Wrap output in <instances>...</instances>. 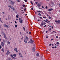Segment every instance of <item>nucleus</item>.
Wrapping results in <instances>:
<instances>
[{
	"label": "nucleus",
	"mask_w": 60,
	"mask_h": 60,
	"mask_svg": "<svg viewBox=\"0 0 60 60\" xmlns=\"http://www.w3.org/2000/svg\"><path fill=\"white\" fill-rule=\"evenodd\" d=\"M19 21L20 22V23L21 24L22 23V22H23V20H22L20 18H19Z\"/></svg>",
	"instance_id": "f257e3e1"
},
{
	"label": "nucleus",
	"mask_w": 60,
	"mask_h": 60,
	"mask_svg": "<svg viewBox=\"0 0 60 60\" xmlns=\"http://www.w3.org/2000/svg\"><path fill=\"white\" fill-rule=\"evenodd\" d=\"M4 25L5 27L9 28H10V26L8 25H6V24H4Z\"/></svg>",
	"instance_id": "f03ea898"
},
{
	"label": "nucleus",
	"mask_w": 60,
	"mask_h": 60,
	"mask_svg": "<svg viewBox=\"0 0 60 60\" xmlns=\"http://www.w3.org/2000/svg\"><path fill=\"white\" fill-rule=\"evenodd\" d=\"M11 9H12V11H15V8H13V7H11Z\"/></svg>",
	"instance_id": "7ed1b4c3"
},
{
	"label": "nucleus",
	"mask_w": 60,
	"mask_h": 60,
	"mask_svg": "<svg viewBox=\"0 0 60 60\" xmlns=\"http://www.w3.org/2000/svg\"><path fill=\"white\" fill-rule=\"evenodd\" d=\"M30 42L31 43H32L34 42V40H33L32 39H30Z\"/></svg>",
	"instance_id": "20e7f679"
},
{
	"label": "nucleus",
	"mask_w": 60,
	"mask_h": 60,
	"mask_svg": "<svg viewBox=\"0 0 60 60\" xmlns=\"http://www.w3.org/2000/svg\"><path fill=\"white\" fill-rule=\"evenodd\" d=\"M9 54H10V51H9V50H8L7 51V52L6 53V55H8Z\"/></svg>",
	"instance_id": "39448f33"
},
{
	"label": "nucleus",
	"mask_w": 60,
	"mask_h": 60,
	"mask_svg": "<svg viewBox=\"0 0 60 60\" xmlns=\"http://www.w3.org/2000/svg\"><path fill=\"white\" fill-rule=\"evenodd\" d=\"M1 44L2 46L3 47L4 46V43H3V42H1Z\"/></svg>",
	"instance_id": "423d86ee"
},
{
	"label": "nucleus",
	"mask_w": 60,
	"mask_h": 60,
	"mask_svg": "<svg viewBox=\"0 0 60 60\" xmlns=\"http://www.w3.org/2000/svg\"><path fill=\"white\" fill-rule=\"evenodd\" d=\"M19 55L20 56V57H23V56H22V54H21V53H19Z\"/></svg>",
	"instance_id": "0eeeda50"
},
{
	"label": "nucleus",
	"mask_w": 60,
	"mask_h": 60,
	"mask_svg": "<svg viewBox=\"0 0 60 60\" xmlns=\"http://www.w3.org/2000/svg\"><path fill=\"white\" fill-rule=\"evenodd\" d=\"M11 3V4L12 5H13L14 4V2H13V1H12Z\"/></svg>",
	"instance_id": "6e6552de"
},
{
	"label": "nucleus",
	"mask_w": 60,
	"mask_h": 60,
	"mask_svg": "<svg viewBox=\"0 0 60 60\" xmlns=\"http://www.w3.org/2000/svg\"><path fill=\"white\" fill-rule=\"evenodd\" d=\"M2 33H3V35H4V37L6 36V35H5V34L4 33V32H2Z\"/></svg>",
	"instance_id": "1a4fd4ad"
},
{
	"label": "nucleus",
	"mask_w": 60,
	"mask_h": 60,
	"mask_svg": "<svg viewBox=\"0 0 60 60\" xmlns=\"http://www.w3.org/2000/svg\"><path fill=\"white\" fill-rule=\"evenodd\" d=\"M53 10V9L52 8H50L48 9L49 11H52Z\"/></svg>",
	"instance_id": "9d476101"
},
{
	"label": "nucleus",
	"mask_w": 60,
	"mask_h": 60,
	"mask_svg": "<svg viewBox=\"0 0 60 60\" xmlns=\"http://www.w3.org/2000/svg\"><path fill=\"white\" fill-rule=\"evenodd\" d=\"M41 4H38V7H41Z\"/></svg>",
	"instance_id": "9b49d317"
},
{
	"label": "nucleus",
	"mask_w": 60,
	"mask_h": 60,
	"mask_svg": "<svg viewBox=\"0 0 60 60\" xmlns=\"http://www.w3.org/2000/svg\"><path fill=\"white\" fill-rule=\"evenodd\" d=\"M25 40H28V37H27V36H26L25 37Z\"/></svg>",
	"instance_id": "f8f14e48"
},
{
	"label": "nucleus",
	"mask_w": 60,
	"mask_h": 60,
	"mask_svg": "<svg viewBox=\"0 0 60 60\" xmlns=\"http://www.w3.org/2000/svg\"><path fill=\"white\" fill-rule=\"evenodd\" d=\"M35 48L33 47V49H32V50L33 51H34V52L35 51Z\"/></svg>",
	"instance_id": "ddd939ff"
},
{
	"label": "nucleus",
	"mask_w": 60,
	"mask_h": 60,
	"mask_svg": "<svg viewBox=\"0 0 60 60\" xmlns=\"http://www.w3.org/2000/svg\"><path fill=\"white\" fill-rule=\"evenodd\" d=\"M4 38L6 39V40H7V39H8V38L7 37H6V36H4Z\"/></svg>",
	"instance_id": "4468645a"
},
{
	"label": "nucleus",
	"mask_w": 60,
	"mask_h": 60,
	"mask_svg": "<svg viewBox=\"0 0 60 60\" xmlns=\"http://www.w3.org/2000/svg\"><path fill=\"white\" fill-rule=\"evenodd\" d=\"M8 20H9L11 19V16H8Z\"/></svg>",
	"instance_id": "2eb2a0df"
},
{
	"label": "nucleus",
	"mask_w": 60,
	"mask_h": 60,
	"mask_svg": "<svg viewBox=\"0 0 60 60\" xmlns=\"http://www.w3.org/2000/svg\"><path fill=\"white\" fill-rule=\"evenodd\" d=\"M24 41L25 43H27V41H26V39H25L24 40Z\"/></svg>",
	"instance_id": "dca6fc26"
},
{
	"label": "nucleus",
	"mask_w": 60,
	"mask_h": 60,
	"mask_svg": "<svg viewBox=\"0 0 60 60\" xmlns=\"http://www.w3.org/2000/svg\"><path fill=\"white\" fill-rule=\"evenodd\" d=\"M17 49H18L17 48H15V49H14V50L15 51H16V50H17Z\"/></svg>",
	"instance_id": "f3484780"
},
{
	"label": "nucleus",
	"mask_w": 60,
	"mask_h": 60,
	"mask_svg": "<svg viewBox=\"0 0 60 60\" xmlns=\"http://www.w3.org/2000/svg\"><path fill=\"white\" fill-rule=\"evenodd\" d=\"M2 41H3V42H4H4H5V40H4V39H3Z\"/></svg>",
	"instance_id": "a211bd4d"
},
{
	"label": "nucleus",
	"mask_w": 60,
	"mask_h": 60,
	"mask_svg": "<svg viewBox=\"0 0 60 60\" xmlns=\"http://www.w3.org/2000/svg\"><path fill=\"white\" fill-rule=\"evenodd\" d=\"M7 60H12V59L10 58H8V59Z\"/></svg>",
	"instance_id": "6ab92c4d"
},
{
	"label": "nucleus",
	"mask_w": 60,
	"mask_h": 60,
	"mask_svg": "<svg viewBox=\"0 0 60 60\" xmlns=\"http://www.w3.org/2000/svg\"><path fill=\"white\" fill-rule=\"evenodd\" d=\"M2 51H3V52H4V49H2Z\"/></svg>",
	"instance_id": "aec40b11"
},
{
	"label": "nucleus",
	"mask_w": 60,
	"mask_h": 60,
	"mask_svg": "<svg viewBox=\"0 0 60 60\" xmlns=\"http://www.w3.org/2000/svg\"><path fill=\"white\" fill-rule=\"evenodd\" d=\"M60 20H58L57 21V22L58 23H60Z\"/></svg>",
	"instance_id": "412c9836"
},
{
	"label": "nucleus",
	"mask_w": 60,
	"mask_h": 60,
	"mask_svg": "<svg viewBox=\"0 0 60 60\" xmlns=\"http://www.w3.org/2000/svg\"><path fill=\"white\" fill-rule=\"evenodd\" d=\"M57 47L56 46H55V47H52V48L53 49H55V48H56Z\"/></svg>",
	"instance_id": "4be33fe9"
},
{
	"label": "nucleus",
	"mask_w": 60,
	"mask_h": 60,
	"mask_svg": "<svg viewBox=\"0 0 60 60\" xmlns=\"http://www.w3.org/2000/svg\"><path fill=\"white\" fill-rule=\"evenodd\" d=\"M41 26V27L42 26H43V23H41V25H40Z\"/></svg>",
	"instance_id": "5701e85b"
},
{
	"label": "nucleus",
	"mask_w": 60,
	"mask_h": 60,
	"mask_svg": "<svg viewBox=\"0 0 60 60\" xmlns=\"http://www.w3.org/2000/svg\"><path fill=\"white\" fill-rule=\"evenodd\" d=\"M40 13H43V14H44V13H43V12H42V11H40Z\"/></svg>",
	"instance_id": "b1692460"
},
{
	"label": "nucleus",
	"mask_w": 60,
	"mask_h": 60,
	"mask_svg": "<svg viewBox=\"0 0 60 60\" xmlns=\"http://www.w3.org/2000/svg\"><path fill=\"white\" fill-rule=\"evenodd\" d=\"M39 56V54L38 53L37 54V56Z\"/></svg>",
	"instance_id": "393cba45"
},
{
	"label": "nucleus",
	"mask_w": 60,
	"mask_h": 60,
	"mask_svg": "<svg viewBox=\"0 0 60 60\" xmlns=\"http://www.w3.org/2000/svg\"><path fill=\"white\" fill-rule=\"evenodd\" d=\"M13 56H14V57H16V54H14Z\"/></svg>",
	"instance_id": "a878e982"
},
{
	"label": "nucleus",
	"mask_w": 60,
	"mask_h": 60,
	"mask_svg": "<svg viewBox=\"0 0 60 60\" xmlns=\"http://www.w3.org/2000/svg\"><path fill=\"white\" fill-rule=\"evenodd\" d=\"M8 7H10V8H11V7H12V6H11V5H10V6H8Z\"/></svg>",
	"instance_id": "bb28decb"
},
{
	"label": "nucleus",
	"mask_w": 60,
	"mask_h": 60,
	"mask_svg": "<svg viewBox=\"0 0 60 60\" xmlns=\"http://www.w3.org/2000/svg\"><path fill=\"white\" fill-rule=\"evenodd\" d=\"M38 15H39V16H41V14H40V13H39L38 14Z\"/></svg>",
	"instance_id": "cd10ccee"
},
{
	"label": "nucleus",
	"mask_w": 60,
	"mask_h": 60,
	"mask_svg": "<svg viewBox=\"0 0 60 60\" xmlns=\"http://www.w3.org/2000/svg\"><path fill=\"white\" fill-rule=\"evenodd\" d=\"M24 1L26 3L27 1V0H24Z\"/></svg>",
	"instance_id": "c85d7f7f"
},
{
	"label": "nucleus",
	"mask_w": 60,
	"mask_h": 60,
	"mask_svg": "<svg viewBox=\"0 0 60 60\" xmlns=\"http://www.w3.org/2000/svg\"><path fill=\"white\" fill-rule=\"evenodd\" d=\"M51 19V17H50V16H49V19Z\"/></svg>",
	"instance_id": "c756f323"
},
{
	"label": "nucleus",
	"mask_w": 60,
	"mask_h": 60,
	"mask_svg": "<svg viewBox=\"0 0 60 60\" xmlns=\"http://www.w3.org/2000/svg\"><path fill=\"white\" fill-rule=\"evenodd\" d=\"M0 21H1V22H2V21L1 20V19L0 18Z\"/></svg>",
	"instance_id": "7c9ffc66"
},
{
	"label": "nucleus",
	"mask_w": 60,
	"mask_h": 60,
	"mask_svg": "<svg viewBox=\"0 0 60 60\" xmlns=\"http://www.w3.org/2000/svg\"><path fill=\"white\" fill-rule=\"evenodd\" d=\"M49 14H50L51 13V12H49Z\"/></svg>",
	"instance_id": "2f4dec72"
},
{
	"label": "nucleus",
	"mask_w": 60,
	"mask_h": 60,
	"mask_svg": "<svg viewBox=\"0 0 60 60\" xmlns=\"http://www.w3.org/2000/svg\"><path fill=\"white\" fill-rule=\"evenodd\" d=\"M39 9H40V10H41L42 9L41 8H39Z\"/></svg>",
	"instance_id": "473e14b6"
},
{
	"label": "nucleus",
	"mask_w": 60,
	"mask_h": 60,
	"mask_svg": "<svg viewBox=\"0 0 60 60\" xmlns=\"http://www.w3.org/2000/svg\"><path fill=\"white\" fill-rule=\"evenodd\" d=\"M30 3L32 5H33V2H32V1H31L30 2Z\"/></svg>",
	"instance_id": "72a5a7b5"
},
{
	"label": "nucleus",
	"mask_w": 60,
	"mask_h": 60,
	"mask_svg": "<svg viewBox=\"0 0 60 60\" xmlns=\"http://www.w3.org/2000/svg\"><path fill=\"white\" fill-rule=\"evenodd\" d=\"M42 8H43L44 9H45L44 7H43V6H42Z\"/></svg>",
	"instance_id": "f704fd0d"
},
{
	"label": "nucleus",
	"mask_w": 60,
	"mask_h": 60,
	"mask_svg": "<svg viewBox=\"0 0 60 60\" xmlns=\"http://www.w3.org/2000/svg\"><path fill=\"white\" fill-rule=\"evenodd\" d=\"M46 24V23H45V22H44V23H43V25H45V24Z\"/></svg>",
	"instance_id": "c9c22d12"
},
{
	"label": "nucleus",
	"mask_w": 60,
	"mask_h": 60,
	"mask_svg": "<svg viewBox=\"0 0 60 60\" xmlns=\"http://www.w3.org/2000/svg\"><path fill=\"white\" fill-rule=\"evenodd\" d=\"M8 44H10V42H9V41H8Z\"/></svg>",
	"instance_id": "e433bc0d"
},
{
	"label": "nucleus",
	"mask_w": 60,
	"mask_h": 60,
	"mask_svg": "<svg viewBox=\"0 0 60 60\" xmlns=\"http://www.w3.org/2000/svg\"><path fill=\"white\" fill-rule=\"evenodd\" d=\"M23 38H24L23 37H22L21 38V40H23Z\"/></svg>",
	"instance_id": "4c0bfd02"
},
{
	"label": "nucleus",
	"mask_w": 60,
	"mask_h": 60,
	"mask_svg": "<svg viewBox=\"0 0 60 60\" xmlns=\"http://www.w3.org/2000/svg\"><path fill=\"white\" fill-rule=\"evenodd\" d=\"M45 8L46 9H48V7H47V6H46L45 7Z\"/></svg>",
	"instance_id": "58836bf2"
},
{
	"label": "nucleus",
	"mask_w": 60,
	"mask_h": 60,
	"mask_svg": "<svg viewBox=\"0 0 60 60\" xmlns=\"http://www.w3.org/2000/svg\"><path fill=\"white\" fill-rule=\"evenodd\" d=\"M11 56L12 57H13V55H11Z\"/></svg>",
	"instance_id": "ea45409f"
},
{
	"label": "nucleus",
	"mask_w": 60,
	"mask_h": 60,
	"mask_svg": "<svg viewBox=\"0 0 60 60\" xmlns=\"http://www.w3.org/2000/svg\"><path fill=\"white\" fill-rule=\"evenodd\" d=\"M38 12H41V11H38Z\"/></svg>",
	"instance_id": "a19ab883"
},
{
	"label": "nucleus",
	"mask_w": 60,
	"mask_h": 60,
	"mask_svg": "<svg viewBox=\"0 0 60 60\" xmlns=\"http://www.w3.org/2000/svg\"><path fill=\"white\" fill-rule=\"evenodd\" d=\"M56 38H58V37L57 36H56Z\"/></svg>",
	"instance_id": "79ce46f5"
},
{
	"label": "nucleus",
	"mask_w": 60,
	"mask_h": 60,
	"mask_svg": "<svg viewBox=\"0 0 60 60\" xmlns=\"http://www.w3.org/2000/svg\"><path fill=\"white\" fill-rule=\"evenodd\" d=\"M23 28L24 29V30H25V27H23Z\"/></svg>",
	"instance_id": "37998d69"
},
{
	"label": "nucleus",
	"mask_w": 60,
	"mask_h": 60,
	"mask_svg": "<svg viewBox=\"0 0 60 60\" xmlns=\"http://www.w3.org/2000/svg\"><path fill=\"white\" fill-rule=\"evenodd\" d=\"M16 17L17 18H19V16L17 15H16Z\"/></svg>",
	"instance_id": "c03bdc74"
},
{
	"label": "nucleus",
	"mask_w": 60,
	"mask_h": 60,
	"mask_svg": "<svg viewBox=\"0 0 60 60\" xmlns=\"http://www.w3.org/2000/svg\"><path fill=\"white\" fill-rule=\"evenodd\" d=\"M43 18H44V19H46V17H43Z\"/></svg>",
	"instance_id": "a18cd8bd"
},
{
	"label": "nucleus",
	"mask_w": 60,
	"mask_h": 60,
	"mask_svg": "<svg viewBox=\"0 0 60 60\" xmlns=\"http://www.w3.org/2000/svg\"><path fill=\"white\" fill-rule=\"evenodd\" d=\"M40 19H42V18L41 17H39Z\"/></svg>",
	"instance_id": "49530a36"
},
{
	"label": "nucleus",
	"mask_w": 60,
	"mask_h": 60,
	"mask_svg": "<svg viewBox=\"0 0 60 60\" xmlns=\"http://www.w3.org/2000/svg\"><path fill=\"white\" fill-rule=\"evenodd\" d=\"M17 25H15V28H17Z\"/></svg>",
	"instance_id": "de8ad7c7"
},
{
	"label": "nucleus",
	"mask_w": 60,
	"mask_h": 60,
	"mask_svg": "<svg viewBox=\"0 0 60 60\" xmlns=\"http://www.w3.org/2000/svg\"><path fill=\"white\" fill-rule=\"evenodd\" d=\"M31 32H30L29 33V34H31Z\"/></svg>",
	"instance_id": "09e8293b"
},
{
	"label": "nucleus",
	"mask_w": 60,
	"mask_h": 60,
	"mask_svg": "<svg viewBox=\"0 0 60 60\" xmlns=\"http://www.w3.org/2000/svg\"><path fill=\"white\" fill-rule=\"evenodd\" d=\"M17 2H20V1H19V0H17Z\"/></svg>",
	"instance_id": "8fccbe9b"
},
{
	"label": "nucleus",
	"mask_w": 60,
	"mask_h": 60,
	"mask_svg": "<svg viewBox=\"0 0 60 60\" xmlns=\"http://www.w3.org/2000/svg\"><path fill=\"white\" fill-rule=\"evenodd\" d=\"M2 48V46L1 45L0 46V49H1Z\"/></svg>",
	"instance_id": "3c124183"
},
{
	"label": "nucleus",
	"mask_w": 60,
	"mask_h": 60,
	"mask_svg": "<svg viewBox=\"0 0 60 60\" xmlns=\"http://www.w3.org/2000/svg\"><path fill=\"white\" fill-rule=\"evenodd\" d=\"M57 44H59V42H57L56 43Z\"/></svg>",
	"instance_id": "603ef678"
},
{
	"label": "nucleus",
	"mask_w": 60,
	"mask_h": 60,
	"mask_svg": "<svg viewBox=\"0 0 60 60\" xmlns=\"http://www.w3.org/2000/svg\"><path fill=\"white\" fill-rule=\"evenodd\" d=\"M51 45V44H50L49 45V46H50Z\"/></svg>",
	"instance_id": "864d4df0"
},
{
	"label": "nucleus",
	"mask_w": 60,
	"mask_h": 60,
	"mask_svg": "<svg viewBox=\"0 0 60 60\" xmlns=\"http://www.w3.org/2000/svg\"><path fill=\"white\" fill-rule=\"evenodd\" d=\"M12 58H13L14 59H15V58L14 57H13Z\"/></svg>",
	"instance_id": "5fc2aeb1"
},
{
	"label": "nucleus",
	"mask_w": 60,
	"mask_h": 60,
	"mask_svg": "<svg viewBox=\"0 0 60 60\" xmlns=\"http://www.w3.org/2000/svg\"><path fill=\"white\" fill-rule=\"evenodd\" d=\"M48 31H46V33H48Z\"/></svg>",
	"instance_id": "6e6d98bb"
},
{
	"label": "nucleus",
	"mask_w": 60,
	"mask_h": 60,
	"mask_svg": "<svg viewBox=\"0 0 60 60\" xmlns=\"http://www.w3.org/2000/svg\"><path fill=\"white\" fill-rule=\"evenodd\" d=\"M52 46H53L54 45V44H52Z\"/></svg>",
	"instance_id": "4d7b16f0"
},
{
	"label": "nucleus",
	"mask_w": 60,
	"mask_h": 60,
	"mask_svg": "<svg viewBox=\"0 0 60 60\" xmlns=\"http://www.w3.org/2000/svg\"><path fill=\"white\" fill-rule=\"evenodd\" d=\"M25 5H22V6L23 7H25Z\"/></svg>",
	"instance_id": "13d9d810"
},
{
	"label": "nucleus",
	"mask_w": 60,
	"mask_h": 60,
	"mask_svg": "<svg viewBox=\"0 0 60 60\" xmlns=\"http://www.w3.org/2000/svg\"><path fill=\"white\" fill-rule=\"evenodd\" d=\"M2 13H3V14H4L5 13L4 12H2Z\"/></svg>",
	"instance_id": "bf43d9fd"
},
{
	"label": "nucleus",
	"mask_w": 60,
	"mask_h": 60,
	"mask_svg": "<svg viewBox=\"0 0 60 60\" xmlns=\"http://www.w3.org/2000/svg\"><path fill=\"white\" fill-rule=\"evenodd\" d=\"M31 9L32 10H33V8H32Z\"/></svg>",
	"instance_id": "052dcab7"
},
{
	"label": "nucleus",
	"mask_w": 60,
	"mask_h": 60,
	"mask_svg": "<svg viewBox=\"0 0 60 60\" xmlns=\"http://www.w3.org/2000/svg\"><path fill=\"white\" fill-rule=\"evenodd\" d=\"M26 34H27L28 33V31H27L26 32Z\"/></svg>",
	"instance_id": "680f3d73"
},
{
	"label": "nucleus",
	"mask_w": 60,
	"mask_h": 60,
	"mask_svg": "<svg viewBox=\"0 0 60 60\" xmlns=\"http://www.w3.org/2000/svg\"><path fill=\"white\" fill-rule=\"evenodd\" d=\"M49 30H51V28L49 29Z\"/></svg>",
	"instance_id": "e2e57ef3"
},
{
	"label": "nucleus",
	"mask_w": 60,
	"mask_h": 60,
	"mask_svg": "<svg viewBox=\"0 0 60 60\" xmlns=\"http://www.w3.org/2000/svg\"><path fill=\"white\" fill-rule=\"evenodd\" d=\"M48 22H49H49H50V21H48Z\"/></svg>",
	"instance_id": "0e129e2a"
},
{
	"label": "nucleus",
	"mask_w": 60,
	"mask_h": 60,
	"mask_svg": "<svg viewBox=\"0 0 60 60\" xmlns=\"http://www.w3.org/2000/svg\"><path fill=\"white\" fill-rule=\"evenodd\" d=\"M46 22L47 23H48V22L47 21H46V22Z\"/></svg>",
	"instance_id": "69168bd1"
},
{
	"label": "nucleus",
	"mask_w": 60,
	"mask_h": 60,
	"mask_svg": "<svg viewBox=\"0 0 60 60\" xmlns=\"http://www.w3.org/2000/svg\"><path fill=\"white\" fill-rule=\"evenodd\" d=\"M38 21H40V20H39V19H38Z\"/></svg>",
	"instance_id": "338daca9"
},
{
	"label": "nucleus",
	"mask_w": 60,
	"mask_h": 60,
	"mask_svg": "<svg viewBox=\"0 0 60 60\" xmlns=\"http://www.w3.org/2000/svg\"><path fill=\"white\" fill-rule=\"evenodd\" d=\"M16 50V52H17V53H18V50Z\"/></svg>",
	"instance_id": "774afa93"
}]
</instances>
